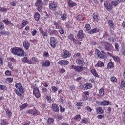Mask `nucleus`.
Segmentation results:
<instances>
[{
	"label": "nucleus",
	"mask_w": 125,
	"mask_h": 125,
	"mask_svg": "<svg viewBox=\"0 0 125 125\" xmlns=\"http://www.w3.org/2000/svg\"><path fill=\"white\" fill-rule=\"evenodd\" d=\"M15 87L17 89H15L14 91H15L17 95L20 96L21 98H23V96L21 93H25V89L23 88V86L20 83H17L15 84ZM20 92V93H19Z\"/></svg>",
	"instance_id": "obj_1"
},
{
	"label": "nucleus",
	"mask_w": 125,
	"mask_h": 125,
	"mask_svg": "<svg viewBox=\"0 0 125 125\" xmlns=\"http://www.w3.org/2000/svg\"><path fill=\"white\" fill-rule=\"evenodd\" d=\"M11 52L18 56H24V51L21 48H14L12 49Z\"/></svg>",
	"instance_id": "obj_2"
},
{
	"label": "nucleus",
	"mask_w": 125,
	"mask_h": 125,
	"mask_svg": "<svg viewBox=\"0 0 125 125\" xmlns=\"http://www.w3.org/2000/svg\"><path fill=\"white\" fill-rule=\"evenodd\" d=\"M95 52L97 55V56L99 59H104V58H105L106 57V53H105L104 51H102L101 52L98 49L95 50Z\"/></svg>",
	"instance_id": "obj_3"
},
{
	"label": "nucleus",
	"mask_w": 125,
	"mask_h": 125,
	"mask_svg": "<svg viewBox=\"0 0 125 125\" xmlns=\"http://www.w3.org/2000/svg\"><path fill=\"white\" fill-rule=\"evenodd\" d=\"M103 45L105 50H106V51H112L113 49V45L112 44H110L107 42H103Z\"/></svg>",
	"instance_id": "obj_4"
},
{
	"label": "nucleus",
	"mask_w": 125,
	"mask_h": 125,
	"mask_svg": "<svg viewBox=\"0 0 125 125\" xmlns=\"http://www.w3.org/2000/svg\"><path fill=\"white\" fill-rule=\"evenodd\" d=\"M70 69L78 73H81L82 71H83V67L79 65L75 66L74 65H72L70 66Z\"/></svg>",
	"instance_id": "obj_5"
},
{
	"label": "nucleus",
	"mask_w": 125,
	"mask_h": 125,
	"mask_svg": "<svg viewBox=\"0 0 125 125\" xmlns=\"http://www.w3.org/2000/svg\"><path fill=\"white\" fill-rule=\"evenodd\" d=\"M50 45L52 48H55L56 47V44L57 41L55 37H51L50 39Z\"/></svg>",
	"instance_id": "obj_6"
},
{
	"label": "nucleus",
	"mask_w": 125,
	"mask_h": 125,
	"mask_svg": "<svg viewBox=\"0 0 125 125\" xmlns=\"http://www.w3.org/2000/svg\"><path fill=\"white\" fill-rule=\"evenodd\" d=\"M39 91V88H37L36 87H34L33 88V94L35 95L37 98H40V97H41V94Z\"/></svg>",
	"instance_id": "obj_7"
},
{
	"label": "nucleus",
	"mask_w": 125,
	"mask_h": 125,
	"mask_svg": "<svg viewBox=\"0 0 125 125\" xmlns=\"http://www.w3.org/2000/svg\"><path fill=\"white\" fill-rule=\"evenodd\" d=\"M76 63H78L79 66H84L85 63H84V61L83 59H78L76 60Z\"/></svg>",
	"instance_id": "obj_8"
},
{
	"label": "nucleus",
	"mask_w": 125,
	"mask_h": 125,
	"mask_svg": "<svg viewBox=\"0 0 125 125\" xmlns=\"http://www.w3.org/2000/svg\"><path fill=\"white\" fill-rule=\"evenodd\" d=\"M77 38L79 39V40H82V39H83L84 38V34H83V30H79L77 34Z\"/></svg>",
	"instance_id": "obj_9"
},
{
	"label": "nucleus",
	"mask_w": 125,
	"mask_h": 125,
	"mask_svg": "<svg viewBox=\"0 0 125 125\" xmlns=\"http://www.w3.org/2000/svg\"><path fill=\"white\" fill-rule=\"evenodd\" d=\"M58 64L61 65V66H67L69 64V61L61 60L58 62Z\"/></svg>",
	"instance_id": "obj_10"
},
{
	"label": "nucleus",
	"mask_w": 125,
	"mask_h": 125,
	"mask_svg": "<svg viewBox=\"0 0 125 125\" xmlns=\"http://www.w3.org/2000/svg\"><path fill=\"white\" fill-rule=\"evenodd\" d=\"M104 4L107 10H111L112 8H113V7H112V5H111V4H110V3H109V2L107 1L104 2Z\"/></svg>",
	"instance_id": "obj_11"
},
{
	"label": "nucleus",
	"mask_w": 125,
	"mask_h": 125,
	"mask_svg": "<svg viewBox=\"0 0 125 125\" xmlns=\"http://www.w3.org/2000/svg\"><path fill=\"white\" fill-rule=\"evenodd\" d=\"M57 6V5H56V3L55 2H52L50 4H49V8L51 9V10H55Z\"/></svg>",
	"instance_id": "obj_12"
},
{
	"label": "nucleus",
	"mask_w": 125,
	"mask_h": 125,
	"mask_svg": "<svg viewBox=\"0 0 125 125\" xmlns=\"http://www.w3.org/2000/svg\"><path fill=\"white\" fill-rule=\"evenodd\" d=\"M22 61L24 63H27V64H33V62H31V61L29 60L28 59V58H27L26 57H25L23 59H22Z\"/></svg>",
	"instance_id": "obj_13"
},
{
	"label": "nucleus",
	"mask_w": 125,
	"mask_h": 125,
	"mask_svg": "<svg viewBox=\"0 0 125 125\" xmlns=\"http://www.w3.org/2000/svg\"><path fill=\"white\" fill-rule=\"evenodd\" d=\"M50 66V62L48 60H46L44 62H42V67H49Z\"/></svg>",
	"instance_id": "obj_14"
},
{
	"label": "nucleus",
	"mask_w": 125,
	"mask_h": 125,
	"mask_svg": "<svg viewBox=\"0 0 125 125\" xmlns=\"http://www.w3.org/2000/svg\"><path fill=\"white\" fill-rule=\"evenodd\" d=\"M48 33H49V35H50V36H53L57 34V31L51 29H49L48 30Z\"/></svg>",
	"instance_id": "obj_15"
},
{
	"label": "nucleus",
	"mask_w": 125,
	"mask_h": 125,
	"mask_svg": "<svg viewBox=\"0 0 125 125\" xmlns=\"http://www.w3.org/2000/svg\"><path fill=\"white\" fill-rule=\"evenodd\" d=\"M52 106V109L53 110L54 112H57L59 111V107L55 104H53Z\"/></svg>",
	"instance_id": "obj_16"
},
{
	"label": "nucleus",
	"mask_w": 125,
	"mask_h": 125,
	"mask_svg": "<svg viewBox=\"0 0 125 125\" xmlns=\"http://www.w3.org/2000/svg\"><path fill=\"white\" fill-rule=\"evenodd\" d=\"M92 87V84L90 83H87L84 85V90H87V89H90Z\"/></svg>",
	"instance_id": "obj_17"
},
{
	"label": "nucleus",
	"mask_w": 125,
	"mask_h": 125,
	"mask_svg": "<svg viewBox=\"0 0 125 125\" xmlns=\"http://www.w3.org/2000/svg\"><path fill=\"white\" fill-rule=\"evenodd\" d=\"M23 46L26 50H28L30 47V42H23Z\"/></svg>",
	"instance_id": "obj_18"
},
{
	"label": "nucleus",
	"mask_w": 125,
	"mask_h": 125,
	"mask_svg": "<svg viewBox=\"0 0 125 125\" xmlns=\"http://www.w3.org/2000/svg\"><path fill=\"white\" fill-rule=\"evenodd\" d=\"M69 54H70L69 51L67 50H63V55L62 56L63 58H67V57H69Z\"/></svg>",
	"instance_id": "obj_19"
},
{
	"label": "nucleus",
	"mask_w": 125,
	"mask_h": 125,
	"mask_svg": "<svg viewBox=\"0 0 125 125\" xmlns=\"http://www.w3.org/2000/svg\"><path fill=\"white\" fill-rule=\"evenodd\" d=\"M34 18L36 21H38L40 20V18H41V15L40 14H39V13L36 12L34 14Z\"/></svg>",
	"instance_id": "obj_20"
},
{
	"label": "nucleus",
	"mask_w": 125,
	"mask_h": 125,
	"mask_svg": "<svg viewBox=\"0 0 125 125\" xmlns=\"http://www.w3.org/2000/svg\"><path fill=\"white\" fill-rule=\"evenodd\" d=\"M120 89H122L124 90V89H125V82L124 81H122L120 86Z\"/></svg>",
	"instance_id": "obj_21"
},
{
	"label": "nucleus",
	"mask_w": 125,
	"mask_h": 125,
	"mask_svg": "<svg viewBox=\"0 0 125 125\" xmlns=\"http://www.w3.org/2000/svg\"><path fill=\"white\" fill-rule=\"evenodd\" d=\"M68 2L69 6L70 7H74V6L76 5V3L73 2V1L71 0H68Z\"/></svg>",
	"instance_id": "obj_22"
},
{
	"label": "nucleus",
	"mask_w": 125,
	"mask_h": 125,
	"mask_svg": "<svg viewBox=\"0 0 125 125\" xmlns=\"http://www.w3.org/2000/svg\"><path fill=\"white\" fill-rule=\"evenodd\" d=\"M39 31L42 34V36H43V37H45V36H46V35L47 34V32L43 31V29L42 28H39Z\"/></svg>",
	"instance_id": "obj_23"
},
{
	"label": "nucleus",
	"mask_w": 125,
	"mask_h": 125,
	"mask_svg": "<svg viewBox=\"0 0 125 125\" xmlns=\"http://www.w3.org/2000/svg\"><path fill=\"white\" fill-rule=\"evenodd\" d=\"M29 61L32 62V64H34V63H36V64H39V61L37 60V58L35 57L32 58Z\"/></svg>",
	"instance_id": "obj_24"
},
{
	"label": "nucleus",
	"mask_w": 125,
	"mask_h": 125,
	"mask_svg": "<svg viewBox=\"0 0 125 125\" xmlns=\"http://www.w3.org/2000/svg\"><path fill=\"white\" fill-rule=\"evenodd\" d=\"M104 93H105V92L104 91V89L101 88L99 90V96H103L104 95Z\"/></svg>",
	"instance_id": "obj_25"
},
{
	"label": "nucleus",
	"mask_w": 125,
	"mask_h": 125,
	"mask_svg": "<svg viewBox=\"0 0 125 125\" xmlns=\"http://www.w3.org/2000/svg\"><path fill=\"white\" fill-rule=\"evenodd\" d=\"M108 23L110 27V28H112V29H114L115 27V25L114 24V23L112 22V21L110 20L108 21Z\"/></svg>",
	"instance_id": "obj_26"
},
{
	"label": "nucleus",
	"mask_w": 125,
	"mask_h": 125,
	"mask_svg": "<svg viewBox=\"0 0 125 125\" xmlns=\"http://www.w3.org/2000/svg\"><path fill=\"white\" fill-rule=\"evenodd\" d=\"M109 102L107 101H103L101 103V105H103V106H108L109 105Z\"/></svg>",
	"instance_id": "obj_27"
},
{
	"label": "nucleus",
	"mask_w": 125,
	"mask_h": 125,
	"mask_svg": "<svg viewBox=\"0 0 125 125\" xmlns=\"http://www.w3.org/2000/svg\"><path fill=\"white\" fill-rule=\"evenodd\" d=\"M99 32V30L97 28H94L93 29H92L90 31V34H94L95 33H97Z\"/></svg>",
	"instance_id": "obj_28"
},
{
	"label": "nucleus",
	"mask_w": 125,
	"mask_h": 125,
	"mask_svg": "<svg viewBox=\"0 0 125 125\" xmlns=\"http://www.w3.org/2000/svg\"><path fill=\"white\" fill-rule=\"evenodd\" d=\"M92 75H93L94 76H95V77H98V74H97V72H96V70H95V69H92L91 71Z\"/></svg>",
	"instance_id": "obj_29"
},
{
	"label": "nucleus",
	"mask_w": 125,
	"mask_h": 125,
	"mask_svg": "<svg viewBox=\"0 0 125 125\" xmlns=\"http://www.w3.org/2000/svg\"><path fill=\"white\" fill-rule=\"evenodd\" d=\"M103 66H104V63L101 61H99L97 64L96 65V67H103Z\"/></svg>",
	"instance_id": "obj_30"
},
{
	"label": "nucleus",
	"mask_w": 125,
	"mask_h": 125,
	"mask_svg": "<svg viewBox=\"0 0 125 125\" xmlns=\"http://www.w3.org/2000/svg\"><path fill=\"white\" fill-rule=\"evenodd\" d=\"M93 18L95 20H97L98 19V14L97 13H94L93 14Z\"/></svg>",
	"instance_id": "obj_31"
},
{
	"label": "nucleus",
	"mask_w": 125,
	"mask_h": 125,
	"mask_svg": "<svg viewBox=\"0 0 125 125\" xmlns=\"http://www.w3.org/2000/svg\"><path fill=\"white\" fill-rule=\"evenodd\" d=\"M97 112L98 114H102L103 113V110H102V107H99L97 109Z\"/></svg>",
	"instance_id": "obj_32"
},
{
	"label": "nucleus",
	"mask_w": 125,
	"mask_h": 125,
	"mask_svg": "<svg viewBox=\"0 0 125 125\" xmlns=\"http://www.w3.org/2000/svg\"><path fill=\"white\" fill-rule=\"evenodd\" d=\"M47 121L48 122V124H53V123H54V119L49 118Z\"/></svg>",
	"instance_id": "obj_33"
},
{
	"label": "nucleus",
	"mask_w": 125,
	"mask_h": 125,
	"mask_svg": "<svg viewBox=\"0 0 125 125\" xmlns=\"http://www.w3.org/2000/svg\"><path fill=\"white\" fill-rule=\"evenodd\" d=\"M112 58L116 61V62H119V61H120V59L118 56H112Z\"/></svg>",
	"instance_id": "obj_34"
},
{
	"label": "nucleus",
	"mask_w": 125,
	"mask_h": 125,
	"mask_svg": "<svg viewBox=\"0 0 125 125\" xmlns=\"http://www.w3.org/2000/svg\"><path fill=\"white\" fill-rule=\"evenodd\" d=\"M0 89H1V90H7V87L5 85H0Z\"/></svg>",
	"instance_id": "obj_35"
},
{
	"label": "nucleus",
	"mask_w": 125,
	"mask_h": 125,
	"mask_svg": "<svg viewBox=\"0 0 125 125\" xmlns=\"http://www.w3.org/2000/svg\"><path fill=\"white\" fill-rule=\"evenodd\" d=\"M61 18L62 19V20H66L67 19V14H63L61 15Z\"/></svg>",
	"instance_id": "obj_36"
},
{
	"label": "nucleus",
	"mask_w": 125,
	"mask_h": 125,
	"mask_svg": "<svg viewBox=\"0 0 125 125\" xmlns=\"http://www.w3.org/2000/svg\"><path fill=\"white\" fill-rule=\"evenodd\" d=\"M110 80L112 83H116L117 82V78L114 76L112 77Z\"/></svg>",
	"instance_id": "obj_37"
},
{
	"label": "nucleus",
	"mask_w": 125,
	"mask_h": 125,
	"mask_svg": "<svg viewBox=\"0 0 125 125\" xmlns=\"http://www.w3.org/2000/svg\"><path fill=\"white\" fill-rule=\"evenodd\" d=\"M27 24H28V21H25V20H23L22 21V23L21 25V27H25V26H26V25H27Z\"/></svg>",
	"instance_id": "obj_38"
},
{
	"label": "nucleus",
	"mask_w": 125,
	"mask_h": 125,
	"mask_svg": "<svg viewBox=\"0 0 125 125\" xmlns=\"http://www.w3.org/2000/svg\"><path fill=\"white\" fill-rule=\"evenodd\" d=\"M42 2V0H37L36 3H35V6H37V5H41Z\"/></svg>",
	"instance_id": "obj_39"
},
{
	"label": "nucleus",
	"mask_w": 125,
	"mask_h": 125,
	"mask_svg": "<svg viewBox=\"0 0 125 125\" xmlns=\"http://www.w3.org/2000/svg\"><path fill=\"white\" fill-rule=\"evenodd\" d=\"M68 39H69V40H72V41H73V42H75V41H76V39L74 38V36H73V35L71 34H70L68 36Z\"/></svg>",
	"instance_id": "obj_40"
},
{
	"label": "nucleus",
	"mask_w": 125,
	"mask_h": 125,
	"mask_svg": "<svg viewBox=\"0 0 125 125\" xmlns=\"http://www.w3.org/2000/svg\"><path fill=\"white\" fill-rule=\"evenodd\" d=\"M6 114L8 116V117H11V115H12V113L11 112L9 109L7 110Z\"/></svg>",
	"instance_id": "obj_41"
},
{
	"label": "nucleus",
	"mask_w": 125,
	"mask_h": 125,
	"mask_svg": "<svg viewBox=\"0 0 125 125\" xmlns=\"http://www.w3.org/2000/svg\"><path fill=\"white\" fill-rule=\"evenodd\" d=\"M112 67H113V63L111 62H109L107 65V68L111 69V68H112Z\"/></svg>",
	"instance_id": "obj_42"
},
{
	"label": "nucleus",
	"mask_w": 125,
	"mask_h": 125,
	"mask_svg": "<svg viewBox=\"0 0 125 125\" xmlns=\"http://www.w3.org/2000/svg\"><path fill=\"white\" fill-rule=\"evenodd\" d=\"M0 11H1L2 12H7V9L4 7L1 8L0 9Z\"/></svg>",
	"instance_id": "obj_43"
},
{
	"label": "nucleus",
	"mask_w": 125,
	"mask_h": 125,
	"mask_svg": "<svg viewBox=\"0 0 125 125\" xmlns=\"http://www.w3.org/2000/svg\"><path fill=\"white\" fill-rule=\"evenodd\" d=\"M108 40L109 41V42H114L115 41V39H114V37H109L108 39Z\"/></svg>",
	"instance_id": "obj_44"
},
{
	"label": "nucleus",
	"mask_w": 125,
	"mask_h": 125,
	"mask_svg": "<svg viewBox=\"0 0 125 125\" xmlns=\"http://www.w3.org/2000/svg\"><path fill=\"white\" fill-rule=\"evenodd\" d=\"M4 29V25L3 23L0 22V30H3Z\"/></svg>",
	"instance_id": "obj_45"
},
{
	"label": "nucleus",
	"mask_w": 125,
	"mask_h": 125,
	"mask_svg": "<svg viewBox=\"0 0 125 125\" xmlns=\"http://www.w3.org/2000/svg\"><path fill=\"white\" fill-rule=\"evenodd\" d=\"M76 19L77 20H82L83 19V16L79 15L76 17Z\"/></svg>",
	"instance_id": "obj_46"
},
{
	"label": "nucleus",
	"mask_w": 125,
	"mask_h": 125,
	"mask_svg": "<svg viewBox=\"0 0 125 125\" xmlns=\"http://www.w3.org/2000/svg\"><path fill=\"white\" fill-rule=\"evenodd\" d=\"M3 22V23H5L6 25H9V24H10V22L8 21V20H4Z\"/></svg>",
	"instance_id": "obj_47"
},
{
	"label": "nucleus",
	"mask_w": 125,
	"mask_h": 125,
	"mask_svg": "<svg viewBox=\"0 0 125 125\" xmlns=\"http://www.w3.org/2000/svg\"><path fill=\"white\" fill-rule=\"evenodd\" d=\"M27 104H24L22 105L21 107V106L20 108H21V110H24L26 107H27Z\"/></svg>",
	"instance_id": "obj_48"
},
{
	"label": "nucleus",
	"mask_w": 125,
	"mask_h": 125,
	"mask_svg": "<svg viewBox=\"0 0 125 125\" xmlns=\"http://www.w3.org/2000/svg\"><path fill=\"white\" fill-rule=\"evenodd\" d=\"M60 112L63 113L65 112V108L62 107L61 105H60Z\"/></svg>",
	"instance_id": "obj_49"
},
{
	"label": "nucleus",
	"mask_w": 125,
	"mask_h": 125,
	"mask_svg": "<svg viewBox=\"0 0 125 125\" xmlns=\"http://www.w3.org/2000/svg\"><path fill=\"white\" fill-rule=\"evenodd\" d=\"M59 33L61 35H63V34L65 33V31H64V29H63L62 28H61V29L59 30Z\"/></svg>",
	"instance_id": "obj_50"
},
{
	"label": "nucleus",
	"mask_w": 125,
	"mask_h": 125,
	"mask_svg": "<svg viewBox=\"0 0 125 125\" xmlns=\"http://www.w3.org/2000/svg\"><path fill=\"white\" fill-rule=\"evenodd\" d=\"M70 89L71 90V91H74L75 90V86L73 85H70L69 86Z\"/></svg>",
	"instance_id": "obj_51"
},
{
	"label": "nucleus",
	"mask_w": 125,
	"mask_h": 125,
	"mask_svg": "<svg viewBox=\"0 0 125 125\" xmlns=\"http://www.w3.org/2000/svg\"><path fill=\"white\" fill-rule=\"evenodd\" d=\"M5 75L6 76H10V75H11V72L9 70H7L5 72Z\"/></svg>",
	"instance_id": "obj_52"
},
{
	"label": "nucleus",
	"mask_w": 125,
	"mask_h": 125,
	"mask_svg": "<svg viewBox=\"0 0 125 125\" xmlns=\"http://www.w3.org/2000/svg\"><path fill=\"white\" fill-rule=\"evenodd\" d=\"M115 47L116 51H119V44L116 43L115 45Z\"/></svg>",
	"instance_id": "obj_53"
},
{
	"label": "nucleus",
	"mask_w": 125,
	"mask_h": 125,
	"mask_svg": "<svg viewBox=\"0 0 125 125\" xmlns=\"http://www.w3.org/2000/svg\"><path fill=\"white\" fill-rule=\"evenodd\" d=\"M85 28L86 30H87V31H89V30H90V25H89V24H86Z\"/></svg>",
	"instance_id": "obj_54"
},
{
	"label": "nucleus",
	"mask_w": 125,
	"mask_h": 125,
	"mask_svg": "<svg viewBox=\"0 0 125 125\" xmlns=\"http://www.w3.org/2000/svg\"><path fill=\"white\" fill-rule=\"evenodd\" d=\"M52 90H53V92H56V91L58 90V89L55 86H53L52 87Z\"/></svg>",
	"instance_id": "obj_55"
},
{
	"label": "nucleus",
	"mask_w": 125,
	"mask_h": 125,
	"mask_svg": "<svg viewBox=\"0 0 125 125\" xmlns=\"http://www.w3.org/2000/svg\"><path fill=\"white\" fill-rule=\"evenodd\" d=\"M8 66H9V68L11 69V70H13V66H12V64L11 62L8 63Z\"/></svg>",
	"instance_id": "obj_56"
},
{
	"label": "nucleus",
	"mask_w": 125,
	"mask_h": 125,
	"mask_svg": "<svg viewBox=\"0 0 125 125\" xmlns=\"http://www.w3.org/2000/svg\"><path fill=\"white\" fill-rule=\"evenodd\" d=\"M36 6L38 7L37 9L38 11H41V10H42V5H37Z\"/></svg>",
	"instance_id": "obj_57"
},
{
	"label": "nucleus",
	"mask_w": 125,
	"mask_h": 125,
	"mask_svg": "<svg viewBox=\"0 0 125 125\" xmlns=\"http://www.w3.org/2000/svg\"><path fill=\"white\" fill-rule=\"evenodd\" d=\"M37 32L38 31H37L36 29H34L33 31L31 32V35H32V36H35L36 34H37Z\"/></svg>",
	"instance_id": "obj_58"
},
{
	"label": "nucleus",
	"mask_w": 125,
	"mask_h": 125,
	"mask_svg": "<svg viewBox=\"0 0 125 125\" xmlns=\"http://www.w3.org/2000/svg\"><path fill=\"white\" fill-rule=\"evenodd\" d=\"M0 65H3V60L1 56H0Z\"/></svg>",
	"instance_id": "obj_59"
},
{
	"label": "nucleus",
	"mask_w": 125,
	"mask_h": 125,
	"mask_svg": "<svg viewBox=\"0 0 125 125\" xmlns=\"http://www.w3.org/2000/svg\"><path fill=\"white\" fill-rule=\"evenodd\" d=\"M83 104H82V103L81 102H78L76 104V105L78 106H83Z\"/></svg>",
	"instance_id": "obj_60"
},
{
	"label": "nucleus",
	"mask_w": 125,
	"mask_h": 125,
	"mask_svg": "<svg viewBox=\"0 0 125 125\" xmlns=\"http://www.w3.org/2000/svg\"><path fill=\"white\" fill-rule=\"evenodd\" d=\"M1 124L2 125H6L8 124V123L6 122V121H4V120H3L1 121Z\"/></svg>",
	"instance_id": "obj_61"
},
{
	"label": "nucleus",
	"mask_w": 125,
	"mask_h": 125,
	"mask_svg": "<svg viewBox=\"0 0 125 125\" xmlns=\"http://www.w3.org/2000/svg\"><path fill=\"white\" fill-rule=\"evenodd\" d=\"M85 108L86 110H87L88 112H91L92 111V109L89 106H86Z\"/></svg>",
	"instance_id": "obj_62"
},
{
	"label": "nucleus",
	"mask_w": 125,
	"mask_h": 125,
	"mask_svg": "<svg viewBox=\"0 0 125 125\" xmlns=\"http://www.w3.org/2000/svg\"><path fill=\"white\" fill-rule=\"evenodd\" d=\"M42 90L43 92V93H45V92H47V89H46L45 87H43L42 89Z\"/></svg>",
	"instance_id": "obj_63"
},
{
	"label": "nucleus",
	"mask_w": 125,
	"mask_h": 125,
	"mask_svg": "<svg viewBox=\"0 0 125 125\" xmlns=\"http://www.w3.org/2000/svg\"><path fill=\"white\" fill-rule=\"evenodd\" d=\"M54 26H55L56 29H59L60 26L59 24L58 23L55 22L54 23Z\"/></svg>",
	"instance_id": "obj_64"
}]
</instances>
